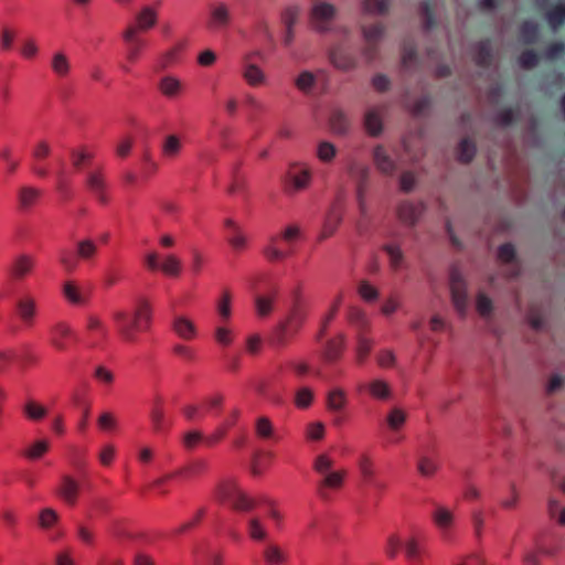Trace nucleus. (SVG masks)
Listing matches in <instances>:
<instances>
[{
    "mask_svg": "<svg viewBox=\"0 0 565 565\" xmlns=\"http://www.w3.org/2000/svg\"><path fill=\"white\" fill-rule=\"evenodd\" d=\"M290 296L291 303L288 312L276 328V342L278 345H285L288 339L294 337L301 329L307 319V307L301 287H295Z\"/></svg>",
    "mask_w": 565,
    "mask_h": 565,
    "instance_id": "obj_1",
    "label": "nucleus"
},
{
    "mask_svg": "<svg viewBox=\"0 0 565 565\" xmlns=\"http://www.w3.org/2000/svg\"><path fill=\"white\" fill-rule=\"evenodd\" d=\"M301 231L297 224H290L279 235H271L263 248L264 256L269 262H280L294 252V244L300 238Z\"/></svg>",
    "mask_w": 565,
    "mask_h": 565,
    "instance_id": "obj_2",
    "label": "nucleus"
},
{
    "mask_svg": "<svg viewBox=\"0 0 565 565\" xmlns=\"http://www.w3.org/2000/svg\"><path fill=\"white\" fill-rule=\"evenodd\" d=\"M97 252L98 246L92 238H83L75 245V255L68 249H61L58 260L66 273H73L79 260L90 263Z\"/></svg>",
    "mask_w": 565,
    "mask_h": 565,
    "instance_id": "obj_3",
    "label": "nucleus"
},
{
    "mask_svg": "<svg viewBox=\"0 0 565 565\" xmlns=\"http://www.w3.org/2000/svg\"><path fill=\"white\" fill-rule=\"evenodd\" d=\"M216 498L225 501L237 511L248 512L255 508V501L243 492L233 480L222 481L216 488Z\"/></svg>",
    "mask_w": 565,
    "mask_h": 565,
    "instance_id": "obj_4",
    "label": "nucleus"
},
{
    "mask_svg": "<svg viewBox=\"0 0 565 565\" xmlns=\"http://www.w3.org/2000/svg\"><path fill=\"white\" fill-rule=\"evenodd\" d=\"M312 181V170L305 162H292L289 164L285 177V191L294 195L307 190Z\"/></svg>",
    "mask_w": 565,
    "mask_h": 565,
    "instance_id": "obj_5",
    "label": "nucleus"
},
{
    "mask_svg": "<svg viewBox=\"0 0 565 565\" xmlns=\"http://www.w3.org/2000/svg\"><path fill=\"white\" fill-rule=\"evenodd\" d=\"M329 61L339 71L351 72L359 65L355 53L344 43L334 44L329 50Z\"/></svg>",
    "mask_w": 565,
    "mask_h": 565,
    "instance_id": "obj_6",
    "label": "nucleus"
},
{
    "mask_svg": "<svg viewBox=\"0 0 565 565\" xmlns=\"http://www.w3.org/2000/svg\"><path fill=\"white\" fill-rule=\"evenodd\" d=\"M113 319L120 337L127 342H135L136 331L141 330L136 312L129 315L124 310H117L113 313Z\"/></svg>",
    "mask_w": 565,
    "mask_h": 565,
    "instance_id": "obj_7",
    "label": "nucleus"
},
{
    "mask_svg": "<svg viewBox=\"0 0 565 565\" xmlns=\"http://www.w3.org/2000/svg\"><path fill=\"white\" fill-rule=\"evenodd\" d=\"M260 51H253L246 53L242 57L241 62V74L249 86H259L266 82V75L264 71L254 63L255 57H260Z\"/></svg>",
    "mask_w": 565,
    "mask_h": 565,
    "instance_id": "obj_8",
    "label": "nucleus"
},
{
    "mask_svg": "<svg viewBox=\"0 0 565 565\" xmlns=\"http://www.w3.org/2000/svg\"><path fill=\"white\" fill-rule=\"evenodd\" d=\"M15 313L24 327L30 328L34 324L38 315L36 299L30 292H23L15 298Z\"/></svg>",
    "mask_w": 565,
    "mask_h": 565,
    "instance_id": "obj_9",
    "label": "nucleus"
},
{
    "mask_svg": "<svg viewBox=\"0 0 565 565\" xmlns=\"http://www.w3.org/2000/svg\"><path fill=\"white\" fill-rule=\"evenodd\" d=\"M450 292L452 303L460 315H465L468 307L467 285L459 270L450 273Z\"/></svg>",
    "mask_w": 565,
    "mask_h": 565,
    "instance_id": "obj_10",
    "label": "nucleus"
},
{
    "mask_svg": "<svg viewBox=\"0 0 565 565\" xmlns=\"http://www.w3.org/2000/svg\"><path fill=\"white\" fill-rule=\"evenodd\" d=\"M85 185L88 192L100 203L107 204V183L100 170L86 173Z\"/></svg>",
    "mask_w": 565,
    "mask_h": 565,
    "instance_id": "obj_11",
    "label": "nucleus"
},
{
    "mask_svg": "<svg viewBox=\"0 0 565 565\" xmlns=\"http://www.w3.org/2000/svg\"><path fill=\"white\" fill-rule=\"evenodd\" d=\"M335 15V8L327 2H320L313 6L311 10V23L319 32L329 30V23Z\"/></svg>",
    "mask_w": 565,
    "mask_h": 565,
    "instance_id": "obj_12",
    "label": "nucleus"
},
{
    "mask_svg": "<svg viewBox=\"0 0 565 565\" xmlns=\"http://www.w3.org/2000/svg\"><path fill=\"white\" fill-rule=\"evenodd\" d=\"M122 39L127 44L126 58L130 63H136L146 47L147 43L137 35V28L129 25L122 33Z\"/></svg>",
    "mask_w": 565,
    "mask_h": 565,
    "instance_id": "obj_13",
    "label": "nucleus"
},
{
    "mask_svg": "<svg viewBox=\"0 0 565 565\" xmlns=\"http://www.w3.org/2000/svg\"><path fill=\"white\" fill-rule=\"evenodd\" d=\"M73 335L72 328L66 322L61 321L51 327L49 341L55 350L63 352L68 349Z\"/></svg>",
    "mask_w": 565,
    "mask_h": 565,
    "instance_id": "obj_14",
    "label": "nucleus"
},
{
    "mask_svg": "<svg viewBox=\"0 0 565 565\" xmlns=\"http://www.w3.org/2000/svg\"><path fill=\"white\" fill-rule=\"evenodd\" d=\"M345 471H330L321 477L317 484L318 495L327 501L330 499V491L342 487Z\"/></svg>",
    "mask_w": 565,
    "mask_h": 565,
    "instance_id": "obj_15",
    "label": "nucleus"
},
{
    "mask_svg": "<svg viewBox=\"0 0 565 565\" xmlns=\"http://www.w3.org/2000/svg\"><path fill=\"white\" fill-rule=\"evenodd\" d=\"M425 206L423 203H413L411 201H402L396 210L398 220L406 226H415L420 218Z\"/></svg>",
    "mask_w": 565,
    "mask_h": 565,
    "instance_id": "obj_16",
    "label": "nucleus"
},
{
    "mask_svg": "<svg viewBox=\"0 0 565 565\" xmlns=\"http://www.w3.org/2000/svg\"><path fill=\"white\" fill-rule=\"evenodd\" d=\"M231 22V12L225 3H216L210 7L207 28L211 30H221Z\"/></svg>",
    "mask_w": 565,
    "mask_h": 565,
    "instance_id": "obj_17",
    "label": "nucleus"
},
{
    "mask_svg": "<svg viewBox=\"0 0 565 565\" xmlns=\"http://www.w3.org/2000/svg\"><path fill=\"white\" fill-rule=\"evenodd\" d=\"M173 332L184 341H192L198 335L195 323L185 316H174L171 322Z\"/></svg>",
    "mask_w": 565,
    "mask_h": 565,
    "instance_id": "obj_18",
    "label": "nucleus"
},
{
    "mask_svg": "<svg viewBox=\"0 0 565 565\" xmlns=\"http://www.w3.org/2000/svg\"><path fill=\"white\" fill-rule=\"evenodd\" d=\"M50 68L57 78H67L72 72L70 56L64 51H54L50 58Z\"/></svg>",
    "mask_w": 565,
    "mask_h": 565,
    "instance_id": "obj_19",
    "label": "nucleus"
},
{
    "mask_svg": "<svg viewBox=\"0 0 565 565\" xmlns=\"http://www.w3.org/2000/svg\"><path fill=\"white\" fill-rule=\"evenodd\" d=\"M373 162L376 169L386 175H393L397 170L395 160L388 154L382 145H377L373 149Z\"/></svg>",
    "mask_w": 565,
    "mask_h": 565,
    "instance_id": "obj_20",
    "label": "nucleus"
},
{
    "mask_svg": "<svg viewBox=\"0 0 565 565\" xmlns=\"http://www.w3.org/2000/svg\"><path fill=\"white\" fill-rule=\"evenodd\" d=\"M341 222H342V211L337 204H333L329 209V211L324 217V222L322 225V230H321L319 239L323 241V239L332 236L335 233L338 226L341 224Z\"/></svg>",
    "mask_w": 565,
    "mask_h": 565,
    "instance_id": "obj_21",
    "label": "nucleus"
},
{
    "mask_svg": "<svg viewBox=\"0 0 565 565\" xmlns=\"http://www.w3.org/2000/svg\"><path fill=\"white\" fill-rule=\"evenodd\" d=\"M206 469H207V462L205 460L198 459V460L192 461L190 465H188L183 469L175 471L174 473L167 475L162 478H159L158 480L154 481L153 486L157 488H161L168 480H170L171 478H173L175 476H181V475L198 476V475L206 471Z\"/></svg>",
    "mask_w": 565,
    "mask_h": 565,
    "instance_id": "obj_22",
    "label": "nucleus"
},
{
    "mask_svg": "<svg viewBox=\"0 0 565 565\" xmlns=\"http://www.w3.org/2000/svg\"><path fill=\"white\" fill-rule=\"evenodd\" d=\"M81 490L78 481L70 476H64L58 487V494L70 505H74Z\"/></svg>",
    "mask_w": 565,
    "mask_h": 565,
    "instance_id": "obj_23",
    "label": "nucleus"
},
{
    "mask_svg": "<svg viewBox=\"0 0 565 565\" xmlns=\"http://www.w3.org/2000/svg\"><path fill=\"white\" fill-rule=\"evenodd\" d=\"M366 390L369 394L376 399L385 401L392 395L390 384L382 379H374L366 384H361L359 391Z\"/></svg>",
    "mask_w": 565,
    "mask_h": 565,
    "instance_id": "obj_24",
    "label": "nucleus"
},
{
    "mask_svg": "<svg viewBox=\"0 0 565 565\" xmlns=\"http://www.w3.org/2000/svg\"><path fill=\"white\" fill-rule=\"evenodd\" d=\"M158 89L167 98H177L182 94L183 83L175 76H162L158 83Z\"/></svg>",
    "mask_w": 565,
    "mask_h": 565,
    "instance_id": "obj_25",
    "label": "nucleus"
},
{
    "mask_svg": "<svg viewBox=\"0 0 565 565\" xmlns=\"http://www.w3.org/2000/svg\"><path fill=\"white\" fill-rule=\"evenodd\" d=\"M35 265L32 256L23 254L15 258L11 266V275L14 279L21 280L29 275Z\"/></svg>",
    "mask_w": 565,
    "mask_h": 565,
    "instance_id": "obj_26",
    "label": "nucleus"
},
{
    "mask_svg": "<svg viewBox=\"0 0 565 565\" xmlns=\"http://www.w3.org/2000/svg\"><path fill=\"white\" fill-rule=\"evenodd\" d=\"M348 404V397L345 392L335 387L328 392L327 394V409L331 413H342Z\"/></svg>",
    "mask_w": 565,
    "mask_h": 565,
    "instance_id": "obj_27",
    "label": "nucleus"
},
{
    "mask_svg": "<svg viewBox=\"0 0 565 565\" xmlns=\"http://www.w3.org/2000/svg\"><path fill=\"white\" fill-rule=\"evenodd\" d=\"M86 328L92 334L93 344H98V342L104 340L108 334L106 324L99 317L95 315H89L87 317Z\"/></svg>",
    "mask_w": 565,
    "mask_h": 565,
    "instance_id": "obj_28",
    "label": "nucleus"
},
{
    "mask_svg": "<svg viewBox=\"0 0 565 565\" xmlns=\"http://www.w3.org/2000/svg\"><path fill=\"white\" fill-rule=\"evenodd\" d=\"M364 126L371 136H379L383 130L382 110L370 108L364 116Z\"/></svg>",
    "mask_w": 565,
    "mask_h": 565,
    "instance_id": "obj_29",
    "label": "nucleus"
},
{
    "mask_svg": "<svg viewBox=\"0 0 565 565\" xmlns=\"http://www.w3.org/2000/svg\"><path fill=\"white\" fill-rule=\"evenodd\" d=\"M225 226L227 227V242L236 249H244L246 246V237L242 233L239 226L231 218L225 220Z\"/></svg>",
    "mask_w": 565,
    "mask_h": 565,
    "instance_id": "obj_30",
    "label": "nucleus"
},
{
    "mask_svg": "<svg viewBox=\"0 0 565 565\" xmlns=\"http://www.w3.org/2000/svg\"><path fill=\"white\" fill-rule=\"evenodd\" d=\"M183 148L181 138L175 134L164 137L161 145V153L167 159L177 158Z\"/></svg>",
    "mask_w": 565,
    "mask_h": 565,
    "instance_id": "obj_31",
    "label": "nucleus"
},
{
    "mask_svg": "<svg viewBox=\"0 0 565 565\" xmlns=\"http://www.w3.org/2000/svg\"><path fill=\"white\" fill-rule=\"evenodd\" d=\"M41 196V191L33 186H22L18 191L19 207L23 211L31 209Z\"/></svg>",
    "mask_w": 565,
    "mask_h": 565,
    "instance_id": "obj_32",
    "label": "nucleus"
},
{
    "mask_svg": "<svg viewBox=\"0 0 565 565\" xmlns=\"http://www.w3.org/2000/svg\"><path fill=\"white\" fill-rule=\"evenodd\" d=\"M475 62L480 67H489L492 63V44L489 39L480 41L475 47Z\"/></svg>",
    "mask_w": 565,
    "mask_h": 565,
    "instance_id": "obj_33",
    "label": "nucleus"
},
{
    "mask_svg": "<svg viewBox=\"0 0 565 565\" xmlns=\"http://www.w3.org/2000/svg\"><path fill=\"white\" fill-rule=\"evenodd\" d=\"M348 319L352 327L356 329L358 333H365L370 329V320L366 316V313L358 308V307H351L348 312Z\"/></svg>",
    "mask_w": 565,
    "mask_h": 565,
    "instance_id": "obj_34",
    "label": "nucleus"
},
{
    "mask_svg": "<svg viewBox=\"0 0 565 565\" xmlns=\"http://www.w3.org/2000/svg\"><path fill=\"white\" fill-rule=\"evenodd\" d=\"M344 342L345 338L342 334L337 339L329 340L323 350V359L329 363L339 360L344 349Z\"/></svg>",
    "mask_w": 565,
    "mask_h": 565,
    "instance_id": "obj_35",
    "label": "nucleus"
},
{
    "mask_svg": "<svg viewBox=\"0 0 565 565\" xmlns=\"http://www.w3.org/2000/svg\"><path fill=\"white\" fill-rule=\"evenodd\" d=\"M386 425L393 433H398L407 420V413L399 407H393L386 415Z\"/></svg>",
    "mask_w": 565,
    "mask_h": 565,
    "instance_id": "obj_36",
    "label": "nucleus"
},
{
    "mask_svg": "<svg viewBox=\"0 0 565 565\" xmlns=\"http://www.w3.org/2000/svg\"><path fill=\"white\" fill-rule=\"evenodd\" d=\"M356 465L361 476L364 481L370 483L374 479L375 470H374V461L370 454L361 452L358 456Z\"/></svg>",
    "mask_w": 565,
    "mask_h": 565,
    "instance_id": "obj_37",
    "label": "nucleus"
},
{
    "mask_svg": "<svg viewBox=\"0 0 565 565\" xmlns=\"http://www.w3.org/2000/svg\"><path fill=\"white\" fill-rule=\"evenodd\" d=\"M330 127L337 135H345L350 129V121L341 109H334L330 115Z\"/></svg>",
    "mask_w": 565,
    "mask_h": 565,
    "instance_id": "obj_38",
    "label": "nucleus"
},
{
    "mask_svg": "<svg viewBox=\"0 0 565 565\" xmlns=\"http://www.w3.org/2000/svg\"><path fill=\"white\" fill-rule=\"evenodd\" d=\"M137 32L151 29L157 23V13L150 7H145L136 17Z\"/></svg>",
    "mask_w": 565,
    "mask_h": 565,
    "instance_id": "obj_39",
    "label": "nucleus"
},
{
    "mask_svg": "<svg viewBox=\"0 0 565 565\" xmlns=\"http://www.w3.org/2000/svg\"><path fill=\"white\" fill-rule=\"evenodd\" d=\"M263 556L267 565H282L287 561V556L276 544H268L264 548Z\"/></svg>",
    "mask_w": 565,
    "mask_h": 565,
    "instance_id": "obj_40",
    "label": "nucleus"
},
{
    "mask_svg": "<svg viewBox=\"0 0 565 565\" xmlns=\"http://www.w3.org/2000/svg\"><path fill=\"white\" fill-rule=\"evenodd\" d=\"M64 297L73 305H84L86 296L74 281H66L63 286Z\"/></svg>",
    "mask_w": 565,
    "mask_h": 565,
    "instance_id": "obj_41",
    "label": "nucleus"
},
{
    "mask_svg": "<svg viewBox=\"0 0 565 565\" xmlns=\"http://www.w3.org/2000/svg\"><path fill=\"white\" fill-rule=\"evenodd\" d=\"M546 20L553 30H557L565 23V4L557 3L546 12Z\"/></svg>",
    "mask_w": 565,
    "mask_h": 565,
    "instance_id": "obj_42",
    "label": "nucleus"
},
{
    "mask_svg": "<svg viewBox=\"0 0 565 565\" xmlns=\"http://www.w3.org/2000/svg\"><path fill=\"white\" fill-rule=\"evenodd\" d=\"M373 347V341L365 337L363 333L356 334V361L363 364L367 359Z\"/></svg>",
    "mask_w": 565,
    "mask_h": 565,
    "instance_id": "obj_43",
    "label": "nucleus"
},
{
    "mask_svg": "<svg viewBox=\"0 0 565 565\" xmlns=\"http://www.w3.org/2000/svg\"><path fill=\"white\" fill-rule=\"evenodd\" d=\"M337 147L330 141H320L317 146V158L323 163H331L337 156Z\"/></svg>",
    "mask_w": 565,
    "mask_h": 565,
    "instance_id": "obj_44",
    "label": "nucleus"
},
{
    "mask_svg": "<svg viewBox=\"0 0 565 565\" xmlns=\"http://www.w3.org/2000/svg\"><path fill=\"white\" fill-rule=\"evenodd\" d=\"M539 26L533 21L527 20L520 25V36L522 41L526 44L535 43L539 39Z\"/></svg>",
    "mask_w": 565,
    "mask_h": 565,
    "instance_id": "obj_45",
    "label": "nucleus"
},
{
    "mask_svg": "<svg viewBox=\"0 0 565 565\" xmlns=\"http://www.w3.org/2000/svg\"><path fill=\"white\" fill-rule=\"evenodd\" d=\"M433 520L440 530L446 531L451 526L454 515L448 509L444 507H437L433 514Z\"/></svg>",
    "mask_w": 565,
    "mask_h": 565,
    "instance_id": "obj_46",
    "label": "nucleus"
},
{
    "mask_svg": "<svg viewBox=\"0 0 565 565\" xmlns=\"http://www.w3.org/2000/svg\"><path fill=\"white\" fill-rule=\"evenodd\" d=\"M383 250L387 254L390 258L391 267L394 270H398L402 266V263L404 260V254L401 249V247L396 244H385L383 246Z\"/></svg>",
    "mask_w": 565,
    "mask_h": 565,
    "instance_id": "obj_47",
    "label": "nucleus"
},
{
    "mask_svg": "<svg viewBox=\"0 0 565 565\" xmlns=\"http://www.w3.org/2000/svg\"><path fill=\"white\" fill-rule=\"evenodd\" d=\"M160 269L168 276L178 277L181 273V260L175 255L169 254L164 257Z\"/></svg>",
    "mask_w": 565,
    "mask_h": 565,
    "instance_id": "obj_48",
    "label": "nucleus"
},
{
    "mask_svg": "<svg viewBox=\"0 0 565 565\" xmlns=\"http://www.w3.org/2000/svg\"><path fill=\"white\" fill-rule=\"evenodd\" d=\"M49 448L50 444L47 440H36L23 451V455L30 460H36L42 458Z\"/></svg>",
    "mask_w": 565,
    "mask_h": 565,
    "instance_id": "obj_49",
    "label": "nucleus"
},
{
    "mask_svg": "<svg viewBox=\"0 0 565 565\" xmlns=\"http://www.w3.org/2000/svg\"><path fill=\"white\" fill-rule=\"evenodd\" d=\"M316 83L317 78L315 74L311 73L310 71L301 72L295 79L296 87L305 94L310 93L311 89L315 87Z\"/></svg>",
    "mask_w": 565,
    "mask_h": 565,
    "instance_id": "obj_50",
    "label": "nucleus"
},
{
    "mask_svg": "<svg viewBox=\"0 0 565 565\" xmlns=\"http://www.w3.org/2000/svg\"><path fill=\"white\" fill-rule=\"evenodd\" d=\"M476 156V145L468 138L460 141L458 146V160L463 163L470 162Z\"/></svg>",
    "mask_w": 565,
    "mask_h": 565,
    "instance_id": "obj_51",
    "label": "nucleus"
},
{
    "mask_svg": "<svg viewBox=\"0 0 565 565\" xmlns=\"http://www.w3.org/2000/svg\"><path fill=\"white\" fill-rule=\"evenodd\" d=\"M417 469L423 477H431L438 470V463L428 455H422L417 462Z\"/></svg>",
    "mask_w": 565,
    "mask_h": 565,
    "instance_id": "obj_52",
    "label": "nucleus"
},
{
    "mask_svg": "<svg viewBox=\"0 0 565 565\" xmlns=\"http://www.w3.org/2000/svg\"><path fill=\"white\" fill-rule=\"evenodd\" d=\"M23 413L30 420H40L46 416L47 412L42 405L34 401H29L23 406Z\"/></svg>",
    "mask_w": 565,
    "mask_h": 565,
    "instance_id": "obj_53",
    "label": "nucleus"
},
{
    "mask_svg": "<svg viewBox=\"0 0 565 565\" xmlns=\"http://www.w3.org/2000/svg\"><path fill=\"white\" fill-rule=\"evenodd\" d=\"M385 28L382 23H375L370 26H363L362 33L365 42L379 43L383 38Z\"/></svg>",
    "mask_w": 565,
    "mask_h": 565,
    "instance_id": "obj_54",
    "label": "nucleus"
},
{
    "mask_svg": "<svg viewBox=\"0 0 565 565\" xmlns=\"http://www.w3.org/2000/svg\"><path fill=\"white\" fill-rule=\"evenodd\" d=\"M275 300V294L273 297L257 296L255 298L256 312L259 317L264 318L270 315L273 311V303Z\"/></svg>",
    "mask_w": 565,
    "mask_h": 565,
    "instance_id": "obj_55",
    "label": "nucleus"
},
{
    "mask_svg": "<svg viewBox=\"0 0 565 565\" xmlns=\"http://www.w3.org/2000/svg\"><path fill=\"white\" fill-rule=\"evenodd\" d=\"M358 294L360 297L367 302L377 300L379 290L372 286L367 280H361L358 286Z\"/></svg>",
    "mask_w": 565,
    "mask_h": 565,
    "instance_id": "obj_56",
    "label": "nucleus"
},
{
    "mask_svg": "<svg viewBox=\"0 0 565 565\" xmlns=\"http://www.w3.org/2000/svg\"><path fill=\"white\" fill-rule=\"evenodd\" d=\"M300 15V8L298 6H289L281 13V22L285 29H294Z\"/></svg>",
    "mask_w": 565,
    "mask_h": 565,
    "instance_id": "obj_57",
    "label": "nucleus"
},
{
    "mask_svg": "<svg viewBox=\"0 0 565 565\" xmlns=\"http://www.w3.org/2000/svg\"><path fill=\"white\" fill-rule=\"evenodd\" d=\"M232 296L228 290H224L217 302V313L223 321H227L231 317Z\"/></svg>",
    "mask_w": 565,
    "mask_h": 565,
    "instance_id": "obj_58",
    "label": "nucleus"
},
{
    "mask_svg": "<svg viewBox=\"0 0 565 565\" xmlns=\"http://www.w3.org/2000/svg\"><path fill=\"white\" fill-rule=\"evenodd\" d=\"M351 173L356 178V190L362 185V191H366V185L370 177V169L366 166L354 164L351 167Z\"/></svg>",
    "mask_w": 565,
    "mask_h": 565,
    "instance_id": "obj_59",
    "label": "nucleus"
},
{
    "mask_svg": "<svg viewBox=\"0 0 565 565\" xmlns=\"http://www.w3.org/2000/svg\"><path fill=\"white\" fill-rule=\"evenodd\" d=\"M248 534L250 539L255 541H263L266 539L267 532L258 518H252L248 521Z\"/></svg>",
    "mask_w": 565,
    "mask_h": 565,
    "instance_id": "obj_60",
    "label": "nucleus"
},
{
    "mask_svg": "<svg viewBox=\"0 0 565 565\" xmlns=\"http://www.w3.org/2000/svg\"><path fill=\"white\" fill-rule=\"evenodd\" d=\"M420 13L424 18L425 30H431L436 25L435 13L429 0H425L420 4Z\"/></svg>",
    "mask_w": 565,
    "mask_h": 565,
    "instance_id": "obj_61",
    "label": "nucleus"
},
{
    "mask_svg": "<svg viewBox=\"0 0 565 565\" xmlns=\"http://www.w3.org/2000/svg\"><path fill=\"white\" fill-rule=\"evenodd\" d=\"M423 548L416 537H411L405 542V554L408 559L418 561L422 556Z\"/></svg>",
    "mask_w": 565,
    "mask_h": 565,
    "instance_id": "obj_62",
    "label": "nucleus"
},
{
    "mask_svg": "<svg viewBox=\"0 0 565 565\" xmlns=\"http://www.w3.org/2000/svg\"><path fill=\"white\" fill-rule=\"evenodd\" d=\"M137 319L141 323V330L147 329L151 321V308L150 305L142 300L138 308L135 310Z\"/></svg>",
    "mask_w": 565,
    "mask_h": 565,
    "instance_id": "obj_63",
    "label": "nucleus"
},
{
    "mask_svg": "<svg viewBox=\"0 0 565 565\" xmlns=\"http://www.w3.org/2000/svg\"><path fill=\"white\" fill-rule=\"evenodd\" d=\"M333 467V460L328 455H319L313 462V469L316 472H318L321 477L326 473L332 471Z\"/></svg>",
    "mask_w": 565,
    "mask_h": 565,
    "instance_id": "obj_64",
    "label": "nucleus"
}]
</instances>
